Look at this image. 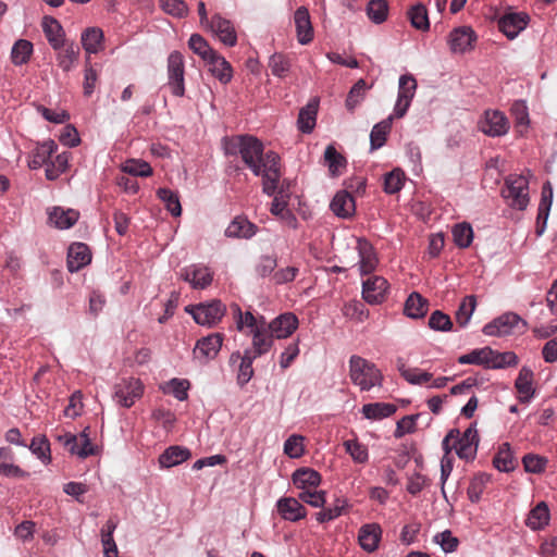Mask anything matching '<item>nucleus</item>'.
Wrapping results in <instances>:
<instances>
[{
    "instance_id": "1",
    "label": "nucleus",
    "mask_w": 557,
    "mask_h": 557,
    "mask_svg": "<svg viewBox=\"0 0 557 557\" xmlns=\"http://www.w3.org/2000/svg\"><path fill=\"white\" fill-rule=\"evenodd\" d=\"M242 141V160L253 175L262 177V191L274 196L282 175L280 156L272 150L264 153L263 144L253 136L245 135Z\"/></svg>"
},
{
    "instance_id": "2",
    "label": "nucleus",
    "mask_w": 557,
    "mask_h": 557,
    "mask_svg": "<svg viewBox=\"0 0 557 557\" xmlns=\"http://www.w3.org/2000/svg\"><path fill=\"white\" fill-rule=\"evenodd\" d=\"M349 377L361 392H368L383 384L381 370L373 362L358 355L349 358Z\"/></svg>"
},
{
    "instance_id": "3",
    "label": "nucleus",
    "mask_w": 557,
    "mask_h": 557,
    "mask_svg": "<svg viewBox=\"0 0 557 557\" xmlns=\"http://www.w3.org/2000/svg\"><path fill=\"white\" fill-rule=\"evenodd\" d=\"M506 187L502 190V195L508 200L509 206L524 210L529 205V182L522 175L510 174L505 180Z\"/></svg>"
},
{
    "instance_id": "4",
    "label": "nucleus",
    "mask_w": 557,
    "mask_h": 557,
    "mask_svg": "<svg viewBox=\"0 0 557 557\" xmlns=\"http://www.w3.org/2000/svg\"><path fill=\"white\" fill-rule=\"evenodd\" d=\"M195 322L199 325L213 326L224 317L226 312L225 305L219 299H212L208 302H200L186 308Z\"/></svg>"
},
{
    "instance_id": "5",
    "label": "nucleus",
    "mask_w": 557,
    "mask_h": 557,
    "mask_svg": "<svg viewBox=\"0 0 557 557\" xmlns=\"http://www.w3.org/2000/svg\"><path fill=\"white\" fill-rule=\"evenodd\" d=\"M527 322L515 312H506L495 318L483 326V333L487 336H507L513 333L515 329L525 330Z\"/></svg>"
},
{
    "instance_id": "6",
    "label": "nucleus",
    "mask_w": 557,
    "mask_h": 557,
    "mask_svg": "<svg viewBox=\"0 0 557 557\" xmlns=\"http://www.w3.org/2000/svg\"><path fill=\"white\" fill-rule=\"evenodd\" d=\"M143 392L144 385L139 379L127 377L114 385L113 397L120 406L129 408L141 397Z\"/></svg>"
},
{
    "instance_id": "7",
    "label": "nucleus",
    "mask_w": 557,
    "mask_h": 557,
    "mask_svg": "<svg viewBox=\"0 0 557 557\" xmlns=\"http://www.w3.org/2000/svg\"><path fill=\"white\" fill-rule=\"evenodd\" d=\"M184 58L178 51H173L168 58V85L175 97L185 94L184 84Z\"/></svg>"
},
{
    "instance_id": "8",
    "label": "nucleus",
    "mask_w": 557,
    "mask_h": 557,
    "mask_svg": "<svg viewBox=\"0 0 557 557\" xmlns=\"http://www.w3.org/2000/svg\"><path fill=\"white\" fill-rule=\"evenodd\" d=\"M509 121L504 112L498 110H486L479 122V128L490 137H500L508 133Z\"/></svg>"
},
{
    "instance_id": "9",
    "label": "nucleus",
    "mask_w": 557,
    "mask_h": 557,
    "mask_svg": "<svg viewBox=\"0 0 557 557\" xmlns=\"http://www.w3.org/2000/svg\"><path fill=\"white\" fill-rule=\"evenodd\" d=\"M205 29L211 32L226 47H234L237 44V33L234 24L220 13L210 17V24Z\"/></svg>"
},
{
    "instance_id": "10",
    "label": "nucleus",
    "mask_w": 557,
    "mask_h": 557,
    "mask_svg": "<svg viewBox=\"0 0 557 557\" xmlns=\"http://www.w3.org/2000/svg\"><path fill=\"white\" fill-rule=\"evenodd\" d=\"M223 334L212 333L197 341L193 350L194 358L200 363H207L214 359L221 350Z\"/></svg>"
},
{
    "instance_id": "11",
    "label": "nucleus",
    "mask_w": 557,
    "mask_h": 557,
    "mask_svg": "<svg viewBox=\"0 0 557 557\" xmlns=\"http://www.w3.org/2000/svg\"><path fill=\"white\" fill-rule=\"evenodd\" d=\"M181 277L194 289H205L211 285L213 272L205 264L195 263L182 269Z\"/></svg>"
},
{
    "instance_id": "12",
    "label": "nucleus",
    "mask_w": 557,
    "mask_h": 557,
    "mask_svg": "<svg viewBox=\"0 0 557 557\" xmlns=\"http://www.w3.org/2000/svg\"><path fill=\"white\" fill-rule=\"evenodd\" d=\"M388 287L383 276H371L362 283V297L370 305H380L385 300Z\"/></svg>"
},
{
    "instance_id": "13",
    "label": "nucleus",
    "mask_w": 557,
    "mask_h": 557,
    "mask_svg": "<svg viewBox=\"0 0 557 557\" xmlns=\"http://www.w3.org/2000/svg\"><path fill=\"white\" fill-rule=\"evenodd\" d=\"M530 17L524 12L506 13L498 20L499 30L510 40L515 39L528 26Z\"/></svg>"
},
{
    "instance_id": "14",
    "label": "nucleus",
    "mask_w": 557,
    "mask_h": 557,
    "mask_svg": "<svg viewBox=\"0 0 557 557\" xmlns=\"http://www.w3.org/2000/svg\"><path fill=\"white\" fill-rule=\"evenodd\" d=\"M455 449L460 459L472 460L474 459L479 445V434L476 423H471L463 432L461 437H457Z\"/></svg>"
},
{
    "instance_id": "15",
    "label": "nucleus",
    "mask_w": 557,
    "mask_h": 557,
    "mask_svg": "<svg viewBox=\"0 0 557 557\" xmlns=\"http://www.w3.org/2000/svg\"><path fill=\"white\" fill-rule=\"evenodd\" d=\"M476 35L470 26H460L450 32L448 45L453 53H465L473 48Z\"/></svg>"
},
{
    "instance_id": "16",
    "label": "nucleus",
    "mask_w": 557,
    "mask_h": 557,
    "mask_svg": "<svg viewBox=\"0 0 557 557\" xmlns=\"http://www.w3.org/2000/svg\"><path fill=\"white\" fill-rule=\"evenodd\" d=\"M298 323L296 314L286 312L267 323V326L275 338L281 339L290 336L297 330Z\"/></svg>"
},
{
    "instance_id": "17",
    "label": "nucleus",
    "mask_w": 557,
    "mask_h": 557,
    "mask_svg": "<svg viewBox=\"0 0 557 557\" xmlns=\"http://www.w3.org/2000/svg\"><path fill=\"white\" fill-rule=\"evenodd\" d=\"M250 334L252 336V348L250 349L252 355L260 357L271 349L274 336L267 326V321L263 317H260L259 329Z\"/></svg>"
},
{
    "instance_id": "18",
    "label": "nucleus",
    "mask_w": 557,
    "mask_h": 557,
    "mask_svg": "<svg viewBox=\"0 0 557 557\" xmlns=\"http://www.w3.org/2000/svg\"><path fill=\"white\" fill-rule=\"evenodd\" d=\"M258 357L252 355L250 348L245 349L244 352L235 351L231 355L230 361L236 362L240 360L237 373V383L239 386L246 385L253 375L252 363Z\"/></svg>"
},
{
    "instance_id": "19",
    "label": "nucleus",
    "mask_w": 557,
    "mask_h": 557,
    "mask_svg": "<svg viewBox=\"0 0 557 557\" xmlns=\"http://www.w3.org/2000/svg\"><path fill=\"white\" fill-rule=\"evenodd\" d=\"M297 40L300 45H308L313 39V28L309 11L306 7H299L294 13Z\"/></svg>"
},
{
    "instance_id": "20",
    "label": "nucleus",
    "mask_w": 557,
    "mask_h": 557,
    "mask_svg": "<svg viewBox=\"0 0 557 557\" xmlns=\"http://www.w3.org/2000/svg\"><path fill=\"white\" fill-rule=\"evenodd\" d=\"M280 516L290 522H296L307 516L306 508L294 497H282L276 502Z\"/></svg>"
},
{
    "instance_id": "21",
    "label": "nucleus",
    "mask_w": 557,
    "mask_h": 557,
    "mask_svg": "<svg viewBox=\"0 0 557 557\" xmlns=\"http://www.w3.org/2000/svg\"><path fill=\"white\" fill-rule=\"evenodd\" d=\"M58 145L51 140H45L37 144L28 157V166L32 170H38L50 162L52 154L57 151Z\"/></svg>"
},
{
    "instance_id": "22",
    "label": "nucleus",
    "mask_w": 557,
    "mask_h": 557,
    "mask_svg": "<svg viewBox=\"0 0 557 557\" xmlns=\"http://www.w3.org/2000/svg\"><path fill=\"white\" fill-rule=\"evenodd\" d=\"M359 271L361 275L372 273L377 265V257L373 246L367 239H358Z\"/></svg>"
},
{
    "instance_id": "23",
    "label": "nucleus",
    "mask_w": 557,
    "mask_h": 557,
    "mask_svg": "<svg viewBox=\"0 0 557 557\" xmlns=\"http://www.w3.org/2000/svg\"><path fill=\"white\" fill-rule=\"evenodd\" d=\"M91 253L86 244L74 243L67 251V269L71 273L79 271L90 263Z\"/></svg>"
},
{
    "instance_id": "24",
    "label": "nucleus",
    "mask_w": 557,
    "mask_h": 557,
    "mask_svg": "<svg viewBox=\"0 0 557 557\" xmlns=\"http://www.w3.org/2000/svg\"><path fill=\"white\" fill-rule=\"evenodd\" d=\"M382 537V528L377 523L363 524L358 533V542L361 548L368 553L377 549Z\"/></svg>"
},
{
    "instance_id": "25",
    "label": "nucleus",
    "mask_w": 557,
    "mask_h": 557,
    "mask_svg": "<svg viewBox=\"0 0 557 557\" xmlns=\"http://www.w3.org/2000/svg\"><path fill=\"white\" fill-rule=\"evenodd\" d=\"M330 208L336 216L349 219L356 210L355 199L347 190H339L333 197Z\"/></svg>"
},
{
    "instance_id": "26",
    "label": "nucleus",
    "mask_w": 557,
    "mask_h": 557,
    "mask_svg": "<svg viewBox=\"0 0 557 557\" xmlns=\"http://www.w3.org/2000/svg\"><path fill=\"white\" fill-rule=\"evenodd\" d=\"M78 211L74 209H64L62 207H53L48 212L49 223L59 230H67L72 227L78 221Z\"/></svg>"
},
{
    "instance_id": "27",
    "label": "nucleus",
    "mask_w": 557,
    "mask_h": 557,
    "mask_svg": "<svg viewBox=\"0 0 557 557\" xmlns=\"http://www.w3.org/2000/svg\"><path fill=\"white\" fill-rule=\"evenodd\" d=\"M534 373L529 367H522L515 382V387L519 393V400L528 404L534 397L535 389L533 387Z\"/></svg>"
},
{
    "instance_id": "28",
    "label": "nucleus",
    "mask_w": 557,
    "mask_h": 557,
    "mask_svg": "<svg viewBox=\"0 0 557 557\" xmlns=\"http://www.w3.org/2000/svg\"><path fill=\"white\" fill-rule=\"evenodd\" d=\"M42 30L53 50H60L65 45V33L61 24L53 17L45 16Z\"/></svg>"
},
{
    "instance_id": "29",
    "label": "nucleus",
    "mask_w": 557,
    "mask_h": 557,
    "mask_svg": "<svg viewBox=\"0 0 557 557\" xmlns=\"http://www.w3.org/2000/svg\"><path fill=\"white\" fill-rule=\"evenodd\" d=\"M552 203H553V186H552L550 182L547 181L542 186V195H541V201L539 205V212H537V228H536L537 235H542L544 233Z\"/></svg>"
},
{
    "instance_id": "30",
    "label": "nucleus",
    "mask_w": 557,
    "mask_h": 557,
    "mask_svg": "<svg viewBox=\"0 0 557 557\" xmlns=\"http://www.w3.org/2000/svg\"><path fill=\"white\" fill-rule=\"evenodd\" d=\"M429 310V300L420 293L412 292L405 301L404 313L410 319H422Z\"/></svg>"
},
{
    "instance_id": "31",
    "label": "nucleus",
    "mask_w": 557,
    "mask_h": 557,
    "mask_svg": "<svg viewBox=\"0 0 557 557\" xmlns=\"http://www.w3.org/2000/svg\"><path fill=\"white\" fill-rule=\"evenodd\" d=\"M293 484L301 490H313L321 483V474L311 468H299L292 475Z\"/></svg>"
},
{
    "instance_id": "32",
    "label": "nucleus",
    "mask_w": 557,
    "mask_h": 557,
    "mask_svg": "<svg viewBox=\"0 0 557 557\" xmlns=\"http://www.w3.org/2000/svg\"><path fill=\"white\" fill-rule=\"evenodd\" d=\"M211 74L222 84L228 83L233 77V70L230 62L219 52L206 61Z\"/></svg>"
},
{
    "instance_id": "33",
    "label": "nucleus",
    "mask_w": 557,
    "mask_h": 557,
    "mask_svg": "<svg viewBox=\"0 0 557 557\" xmlns=\"http://www.w3.org/2000/svg\"><path fill=\"white\" fill-rule=\"evenodd\" d=\"M257 231V226L247 219L237 216L226 227L225 236L230 238H251Z\"/></svg>"
},
{
    "instance_id": "34",
    "label": "nucleus",
    "mask_w": 557,
    "mask_h": 557,
    "mask_svg": "<svg viewBox=\"0 0 557 557\" xmlns=\"http://www.w3.org/2000/svg\"><path fill=\"white\" fill-rule=\"evenodd\" d=\"M190 450L181 446H170L159 456L161 468H172L189 459Z\"/></svg>"
},
{
    "instance_id": "35",
    "label": "nucleus",
    "mask_w": 557,
    "mask_h": 557,
    "mask_svg": "<svg viewBox=\"0 0 557 557\" xmlns=\"http://www.w3.org/2000/svg\"><path fill=\"white\" fill-rule=\"evenodd\" d=\"M57 64L65 73L72 71L79 57V48L74 42L64 45L63 48L57 50Z\"/></svg>"
},
{
    "instance_id": "36",
    "label": "nucleus",
    "mask_w": 557,
    "mask_h": 557,
    "mask_svg": "<svg viewBox=\"0 0 557 557\" xmlns=\"http://www.w3.org/2000/svg\"><path fill=\"white\" fill-rule=\"evenodd\" d=\"M317 114L318 101L313 99L300 109L297 120L298 129L304 134H310L315 126Z\"/></svg>"
},
{
    "instance_id": "37",
    "label": "nucleus",
    "mask_w": 557,
    "mask_h": 557,
    "mask_svg": "<svg viewBox=\"0 0 557 557\" xmlns=\"http://www.w3.org/2000/svg\"><path fill=\"white\" fill-rule=\"evenodd\" d=\"M397 410L394 404L389 403H371L362 406L361 412L366 419L382 420L391 417Z\"/></svg>"
},
{
    "instance_id": "38",
    "label": "nucleus",
    "mask_w": 557,
    "mask_h": 557,
    "mask_svg": "<svg viewBox=\"0 0 557 557\" xmlns=\"http://www.w3.org/2000/svg\"><path fill=\"white\" fill-rule=\"evenodd\" d=\"M393 115L387 116L381 122L376 123L370 133L371 150H376L383 147L386 143L388 133L392 129Z\"/></svg>"
},
{
    "instance_id": "39",
    "label": "nucleus",
    "mask_w": 557,
    "mask_h": 557,
    "mask_svg": "<svg viewBox=\"0 0 557 557\" xmlns=\"http://www.w3.org/2000/svg\"><path fill=\"white\" fill-rule=\"evenodd\" d=\"M81 40L84 50L95 54L102 48L103 32L99 27H88L82 33Z\"/></svg>"
},
{
    "instance_id": "40",
    "label": "nucleus",
    "mask_w": 557,
    "mask_h": 557,
    "mask_svg": "<svg viewBox=\"0 0 557 557\" xmlns=\"http://www.w3.org/2000/svg\"><path fill=\"white\" fill-rule=\"evenodd\" d=\"M548 507L544 502H541L530 511L525 524L532 530H541L548 524Z\"/></svg>"
},
{
    "instance_id": "41",
    "label": "nucleus",
    "mask_w": 557,
    "mask_h": 557,
    "mask_svg": "<svg viewBox=\"0 0 557 557\" xmlns=\"http://www.w3.org/2000/svg\"><path fill=\"white\" fill-rule=\"evenodd\" d=\"M400 375L412 385H421L432 380V374L418 368H408L401 360L397 361Z\"/></svg>"
},
{
    "instance_id": "42",
    "label": "nucleus",
    "mask_w": 557,
    "mask_h": 557,
    "mask_svg": "<svg viewBox=\"0 0 557 557\" xmlns=\"http://www.w3.org/2000/svg\"><path fill=\"white\" fill-rule=\"evenodd\" d=\"M324 164L329 168L332 176H337L341 174V170L346 166V159L333 145H329L324 150Z\"/></svg>"
},
{
    "instance_id": "43",
    "label": "nucleus",
    "mask_w": 557,
    "mask_h": 557,
    "mask_svg": "<svg viewBox=\"0 0 557 557\" xmlns=\"http://www.w3.org/2000/svg\"><path fill=\"white\" fill-rule=\"evenodd\" d=\"M33 53V44L26 39H18L11 49V61L14 65L26 64Z\"/></svg>"
},
{
    "instance_id": "44",
    "label": "nucleus",
    "mask_w": 557,
    "mask_h": 557,
    "mask_svg": "<svg viewBox=\"0 0 557 557\" xmlns=\"http://www.w3.org/2000/svg\"><path fill=\"white\" fill-rule=\"evenodd\" d=\"M494 467L502 472H510L515 469V459L510 445L503 443L493 459Z\"/></svg>"
},
{
    "instance_id": "45",
    "label": "nucleus",
    "mask_w": 557,
    "mask_h": 557,
    "mask_svg": "<svg viewBox=\"0 0 557 557\" xmlns=\"http://www.w3.org/2000/svg\"><path fill=\"white\" fill-rule=\"evenodd\" d=\"M476 299L473 295L466 296L459 304L455 318L460 327H465L470 322L475 310Z\"/></svg>"
},
{
    "instance_id": "46",
    "label": "nucleus",
    "mask_w": 557,
    "mask_h": 557,
    "mask_svg": "<svg viewBox=\"0 0 557 557\" xmlns=\"http://www.w3.org/2000/svg\"><path fill=\"white\" fill-rule=\"evenodd\" d=\"M370 88L363 78L358 79L350 88L345 106L348 111L352 112L364 99L366 91Z\"/></svg>"
},
{
    "instance_id": "47",
    "label": "nucleus",
    "mask_w": 557,
    "mask_h": 557,
    "mask_svg": "<svg viewBox=\"0 0 557 557\" xmlns=\"http://www.w3.org/2000/svg\"><path fill=\"white\" fill-rule=\"evenodd\" d=\"M518 364V357L512 351L498 352L492 349L488 355L487 369H505Z\"/></svg>"
},
{
    "instance_id": "48",
    "label": "nucleus",
    "mask_w": 557,
    "mask_h": 557,
    "mask_svg": "<svg viewBox=\"0 0 557 557\" xmlns=\"http://www.w3.org/2000/svg\"><path fill=\"white\" fill-rule=\"evenodd\" d=\"M236 329L243 332L245 327L249 329V334L259 329L260 318L257 319L250 311L243 312L238 305L233 307Z\"/></svg>"
},
{
    "instance_id": "49",
    "label": "nucleus",
    "mask_w": 557,
    "mask_h": 557,
    "mask_svg": "<svg viewBox=\"0 0 557 557\" xmlns=\"http://www.w3.org/2000/svg\"><path fill=\"white\" fill-rule=\"evenodd\" d=\"M188 46L190 50L199 55L205 62L214 57L218 52L211 48L208 41L199 34H193L189 37Z\"/></svg>"
},
{
    "instance_id": "50",
    "label": "nucleus",
    "mask_w": 557,
    "mask_h": 557,
    "mask_svg": "<svg viewBox=\"0 0 557 557\" xmlns=\"http://www.w3.org/2000/svg\"><path fill=\"white\" fill-rule=\"evenodd\" d=\"M454 243L459 248H468L473 240V230L472 226L467 223H458L451 230Z\"/></svg>"
},
{
    "instance_id": "51",
    "label": "nucleus",
    "mask_w": 557,
    "mask_h": 557,
    "mask_svg": "<svg viewBox=\"0 0 557 557\" xmlns=\"http://www.w3.org/2000/svg\"><path fill=\"white\" fill-rule=\"evenodd\" d=\"M405 173L396 168L384 175L383 189L386 194L394 195L401 190L405 184Z\"/></svg>"
},
{
    "instance_id": "52",
    "label": "nucleus",
    "mask_w": 557,
    "mask_h": 557,
    "mask_svg": "<svg viewBox=\"0 0 557 557\" xmlns=\"http://www.w3.org/2000/svg\"><path fill=\"white\" fill-rule=\"evenodd\" d=\"M157 196L165 205V208L173 216H180L182 214V207L177 193L170 188L162 187L157 190Z\"/></svg>"
},
{
    "instance_id": "53",
    "label": "nucleus",
    "mask_w": 557,
    "mask_h": 557,
    "mask_svg": "<svg viewBox=\"0 0 557 557\" xmlns=\"http://www.w3.org/2000/svg\"><path fill=\"white\" fill-rule=\"evenodd\" d=\"M488 355H492L491 347H483L471 350L469 354L461 355L458 358L460 364H476L487 369Z\"/></svg>"
},
{
    "instance_id": "54",
    "label": "nucleus",
    "mask_w": 557,
    "mask_h": 557,
    "mask_svg": "<svg viewBox=\"0 0 557 557\" xmlns=\"http://www.w3.org/2000/svg\"><path fill=\"white\" fill-rule=\"evenodd\" d=\"M490 480L491 476L486 473H479L471 480L467 490L468 498L471 503L480 502L484 488Z\"/></svg>"
},
{
    "instance_id": "55",
    "label": "nucleus",
    "mask_w": 557,
    "mask_h": 557,
    "mask_svg": "<svg viewBox=\"0 0 557 557\" xmlns=\"http://www.w3.org/2000/svg\"><path fill=\"white\" fill-rule=\"evenodd\" d=\"M408 17L414 28L419 30H428L430 28L428 10L423 4L418 3L413 5L408 12Z\"/></svg>"
},
{
    "instance_id": "56",
    "label": "nucleus",
    "mask_w": 557,
    "mask_h": 557,
    "mask_svg": "<svg viewBox=\"0 0 557 557\" xmlns=\"http://www.w3.org/2000/svg\"><path fill=\"white\" fill-rule=\"evenodd\" d=\"M277 267V258L274 255H262L255 265V274L260 278L273 276Z\"/></svg>"
},
{
    "instance_id": "57",
    "label": "nucleus",
    "mask_w": 557,
    "mask_h": 557,
    "mask_svg": "<svg viewBox=\"0 0 557 557\" xmlns=\"http://www.w3.org/2000/svg\"><path fill=\"white\" fill-rule=\"evenodd\" d=\"M388 14V4L385 0H371L367 5V15L375 24L383 23Z\"/></svg>"
},
{
    "instance_id": "58",
    "label": "nucleus",
    "mask_w": 557,
    "mask_h": 557,
    "mask_svg": "<svg viewBox=\"0 0 557 557\" xmlns=\"http://www.w3.org/2000/svg\"><path fill=\"white\" fill-rule=\"evenodd\" d=\"M122 171L139 177H148L152 174V168L148 162L134 159L126 161L122 166Z\"/></svg>"
},
{
    "instance_id": "59",
    "label": "nucleus",
    "mask_w": 557,
    "mask_h": 557,
    "mask_svg": "<svg viewBox=\"0 0 557 557\" xmlns=\"http://www.w3.org/2000/svg\"><path fill=\"white\" fill-rule=\"evenodd\" d=\"M417 89V81L410 74H404L399 77L397 98L412 101Z\"/></svg>"
},
{
    "instance_id": "60",
    "label": "nucleus",
    "mask_w": 557,
    "mask_h": 557,
    "mask_svg": "<svg viewBox=\"0 0 557 557\" xmlns=\"http://www.w3.org/2000/svg\"><path fill=\"white\" fill-rule=\"evenodd\" d=\"M269 67L272 75L276 77H285L290 70L288 58L282 53H274L269 59Z\"/></svg>"
},
{
    "instance_id": "61",
    "label": "nucleus",
    "mask_w": 557,
    "mask_h": 557,
    "mask_svg": "<svg viewBox=\"0 0 557 557\" xmlns=\"http://www.w3.org/2000/svg\"><path fill=\"white\" fill-rule=\"evenodd\" d=\"M162 11L173 17L182 18L188 14V5L184 0H159Z\"/></svg>"
},
{
    "instance_id": "62",
    "label": "nucleus",
    "mask_w": 557,
    "mask_h": 557,
    "mask_svg": "<svg viewBox=\"0 0 557 557\" xmlns=\"http://www.w3.org/2000/svg\"><path fill=\"white\" fill-rule=\"evenodd\" d=\"M344 447L355 462L364 463L368 461V448L358 441L347 440L344 442Z\"/></svg>"
},
{
    "instance_id": "63",
    "label": "nucleus",
    "mask_w": 557,
    "mask_h": 557,
    "mask_svg": "<svg viewBox=\"0 0 557 557\" xmlns=\"http://www.w3.org/2000/svg\"><path fill=\"white\" fill-rule=\"evenodd\" d=\"M29 449L44 463L47 465L51 461L50 445L45 436L34 437L29 445Z\"/></svg>"
},
{
    "instance_id": "64",
    "label": "nucleus",
    "mask_w": 557,
    "mask_h": 557,
    "mask_svg": "<svg viewBox=\"0 0 557 557\" xmlns=\"http://www.w3.org/2000/svg\"><path fill=\"white\" fill-rule=\"evenodd\" d=\"M524 470L530 473H542L548 463L546 457L536 454H527L522 458Z\"/></svg>"
}]
</instances>
